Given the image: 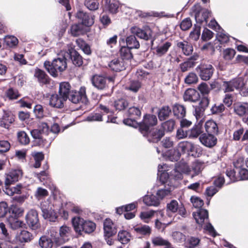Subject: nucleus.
Segmentation results:
<instances>
[{
	"instance_id": "48",
	"label": "nucleus",
	"mask_w": 248,
	"mask_h": 248,
	"mask_svg": "<svg viewBox=\"0 0 248 248\" xmlns=\"http://www.w3.org/2000/svg\"><path fill=\"white\" fill-rule=\"evenodd\" d=\"M76 43L84 53L87 55H90L91 53L90 46L84 40L80 38L76 40Z\"/></svg>"
},
{
	"instance_id": "3",
	"label": "nucleus",
	"mask_w": 248,
	"mask_h": 248,
	"mask_svg": "<svg viewBox=\"0 0 248 248\" xmlns=\"http://www.w3.org/2000/svg\"><path fill=\"white\" fill-rule=\"evenodd\" d=\"M48 131V126L46 123H40L38 129H33L31 131L32 138L40 146L48 145L45 140L46 138V132Z\"/></svg>"
},
{
	"instance_id": "61",
	"label": "nucleus",
	"mask_w": 248,
	"mask_h": 248,
	"mask_svg": "<svg viewBox=\"0 0 248 248\" xmlns=\"http://www.w3.org/2000/svg\"><path fill=\"white\" fill-rule=\"evenodd\" d=\"M85 5L90 10H96L98 8L99 3L96 0H86Z\"/></svg>"
},
{
	"instance_id": "21",
	"label": "nucleus",
	"mask_w": 248,
	"mask_h": 248,
	"mask_svg": "<svg viewBox=\"0 0 248 248\" xmlns=\"http://www.w3.org/2000/svg\"><path fill=\"white\" fill-rule=\"evenodd\" d=\"M108 66L112 70L116 72L125 69L124 60L121 58H116L112 60L109 62Z\"/></svg>"
},
{
	"instance_id": "25",
	"label": "nucleus",
	"mask_w": 248,
	"mask_h": 248,
	"mask_svg": "<svg viewBox=\"0 0 248 248\" xmlns=\"http://www.w3.org/2000/svg\"><path fill=\"white\" fill-rule=\"evenodd\" d=\"M103 5L106 10L108 11L112 14H115L119 8V3L115 0H103Z\"/></svg>"
},
{
	"instance_id": "4",
	"label": "nucleus",
	"mask_w": 248,
	"mask_h": 248,
	"mask_svg": "<svg viewBox=\"0 0 248 248\" xmlns=\"http://www.w3.org/2000/svg\"><path fill=\"white\" fill-rule=\"evenodd\" d=\"M157 119L156 116L154 115L146 114L144 117L142 123H140L139 130L143 136H147V139L149 137L151 139L152 137L150 134L154 129L149 131V127L154 126L156 124Z\"/></svg>"
},
{
	"instance_id": "55",
	"label": "nucleus",
	"mask_w": 248,
	"mask_h": 248,
	"mask_svg": "<svg viewBox=\"0 0 248 248\" xmlns=\"http://www.w3.org/2000/svg\"><path fill=\"white\" fill-rule=\"evenodd\" d=\"M198 81V76L194 72L189 73L185 78V83L188 85L196 83Z\"/></svg>"
},
{
	"instance_id": "29",
	"label": "nucleus",
	"mask_w": 248,
	"mask_h": 248,
	"mask_svg": "<svg viewBox=\"0 0 248 248\" xmlns=\"http://www.w3.org/2000/svg\"><path fill=\"white\" fill-rule=\"evenodd\" d=\"M24 187L19 184L15 186L11 187L10 186H5V193L9 196H13L14 194H20L22 193Z\"/></svg>"
},
{
	"instance_id": "23",
	"label": "nucleus",
	"mask_w": 248,
	"mask_h": 248,
	"mask_svg": "<svg viewBox=\"0 0 248 248\" xmlns=\"http://www.w3.org/2000/svg\"><path fill=\"white\" fill-rule=\"evenodd\" d=\"M69 53L66 52L67 56L70 55L73 63L77 66H81L83 63L82 57L76 50L72 48H68Z\"/></svg>"
},
{
	"instance_id": "56",
	"label": "nucleus",
	"mask_w": 248,
	"mask_h": 248,
	"mask_svg": "<svg viewBox=\"0 0 248 248\" xmlns=\"http://www.w3.org/2000/svg\"><path fill=\"white\" fill-rule=\"evenodd\" d=\"M128 114L129 117L138 119L140 117L141 112L138 108L132 107L128 108Z\"/></svg>"
},
{
	"instance_id": "15",
	"label": "nucleus",
	"mask_w": 248,
	"mask_h": 248,
	"mask_svg": "<svg viewBox=\"0 0 248 248\" xmlns=\"http://www.w3.org/2000/svg\"><path fill=\"white\" fill-rule=\"evenodd\" d=\"M201 143L206 147L211 148L214 146L217 142V139L213 135L204 133L199 137Z\"/></svg>"
},
{
	"instance_id": "40",
	"label": "nucleus",
	"mask_w": 248,
	"mask_h": 248,
	"mask_svg": "<svg viewBox=\"0 0 248 248\" xmlns=\"http://www.w3.org/2000/svg\"><path fill=\"white\" fill-rule=\"evenodd\" d=\"M131 238L130 233L126 231L122 230L118 232V239L123 244L128 243Z\"/></svg>"
},
{
	"instance_id": "18",
	"label": "nucleus",
	"mask_w": 248,
	"mask_h": 248,
	"mask_svg": "<svg viewBox=\"0 0 248 248\" xmlns=\"http://www.w3.org/2000/svg\"><path fill=\"white\" fill-rule=\"evenodd\" d=\"M92 83L95 88L99 90H104L107 87V79L101 76H93L92 78Z\"/></svg>"
},
{
	"instance_id": "34",
	"label": "nucleus",
	"mask_w": 248,
	"mask_h": 248,
	"mask_svg": "<svg viewBox=\"0 0 248 248\" xmlns=\"http://www.w3.org/2000/svg\"><path fill=\"white\" fill-rule=\"evenodd\" d=\"M172 110L174 116L179 119L183 118L186 115V108L183 105L175 104L173 107Z\"/></svg>"
},
{
	"instance_id": "44",
	"label": "nucleus",
	"mask_w": 248,
	"mask_h": 248,
	"mask_svg": "<svg viewBox=\"0 0 248 248\" xmlns=\"http://www.w3.org/2000/svg\"><path fill=\"white\" fill-rule=\"evenodd\" d=\"M126 42L127 46L133 48H138L140 47V43L137 40L135 35H130L126 38Z\"/></svg>"
},
{
	"instance_id": "59",
	"label": "nucleus",
	"mask_w": 248,
	"mask_h": 248,
	"mask_svg": "<svg viewBox=\"0 0 248 248\" xmlns=\"http://www.w3.org/2000/svg\"><path fill=\"white\" fill-rule=\"evenodd\" d=\"M35 160L34 167L35 168H39L41 166V162L44 158V155L41 152L34 153L32 154Z\"/></svg>"
},
{
	"instance_id": "37",
	"label": "nucleus",
	"mask_w": 248,
	"mask_h": 248,
	"mask_svg": "<svg viewBox=\"0 0 248 248\" xmlns=\"http://www.w3.org/2000/svg\"><path fill=\"white\" fill-rule=\"evenodd\" d=\"M165 165H163V166L159 165L158 166V175L159 176V180L162 183L164 184L167 182L168 179H171L170 174V172H168L165 170H162L161 169H163V167H164Z\"/></svg>"
},
{
	"instance_id": "33",
	"label": "nucleus",
	"mask_w": 248,
	"mask_h": 248,
	"mask_svg": "<svg viewBox=\"0 0 248 248\" xmlns=\"http://www.w3.org/2000/svg\"><path fill=\"white\" fill-rule=\"evenodd\" d=\"M85 220L79 217H75L72 219V224L75 231L80 233L83 230Z\"/></svg>"
},
{
	"instance_id": "42",
	"label": "nucleus",
	"mask_w": 248,
	"mask_h": 248,
	"mask_svg": "<svg viewBox=\"0 0 248 248\" xmlns=\"http://www.w3.org/2000/svg\"><path fill=\"white\" fill-rule=\"evenodd\" d=\"M151 241L154 246H165L170 244V242L160 236H154L152 237Z\"/></svg>"
},
{
	"instance_id": "51",
	"label": "nucleus",
	"mask_w": 248,
	"mask_h": 248,
	"mask_svg": "<svg viewBox=\"0 0 248 248\" xmlns=\"http://www.w3.org/2000/svg\"><path fill=\"white\" fill-rule=\"evenodd\" d=\"M131 49V48L128 46L121 47L120 50V53L122 57L121 58H122L123 60L124 59L129 60L132 58V54L130 51Z\"/></svg>"
},
{
	"instance_id": "60",
	"label": "nucleus",
	"mask_w": 248,
	"mask_h": 248,
	"mask_svg": "<svg viewBox=\"0 0 248 248\" xmlns=\"http://www.w3.org/2000/svg\"><path fill=\"white\" fill-rule=\"evenodd\" d=\"M195 65V63H193L192 61H186L180 64L179 67L181 72H185L189 70Z\"/></svg>"
},
{
	"instance_id": "53",
	"label": "nucleus",
	"mask_w": 248,
	"mask_h": 248,
	"mask_svg": "<svg viewBox=\"0 0 248 248\" xmlns=\"http://www.w3.org/2000/svg\"><path fill=\"white\" fill-rule=\"evenodd\" d=\"M114 106L117 110H122L128 106V103L125 99L121 98L114 102Z\"/></svg>"
},
{
	"instance_id": "31",
	"label": "nucleus",
	"mask_w": 248,
	"mask_h": 248,
	"mask_svg": "<svg viewBox=\"0 0 248 248\" xmlns=\"http://www.w3.org/2000/svg\"><path fill=\"white\" fill-rule=\"evenodd\" d=\"M34 77L38 79V81L43 84L49 82V78L45 71L38 68L35 70Z\"/></svg>"
},
{
	"instance_id": "46",
	"label": "nucleus",
	"mask_w": 248,
	"mask_h": 248,
	"mask_svg": "<svg viewBox=\"0 0 248 248\" xmlns=\"http://www.w3.org/2000/svg\"><path fill=\"white\" fill-rule=\"evenodd\" d=\"M171 112L170 108L168 106H163L159 110L158 116L160 121L167 119Z\"/></svg>"
},
{
	"instance_id": "24",
	"label": "nucleus",
	"mask_w": 248,
	"mask_h": 248,
	"mask_svg": "<svg viewBox=\"0 0 248 248\" xmlns=\"http://www.w3.org/2000/svg\"><path fill=\"white\" fill-rule=\"evenodd\" d=\"M171 46V43L168 41L158 44L154 48L155 51V54L159 57L162 56L167 52Z\"/></svg>"
},
{
	"instance_id": "32",
	"label": "nucleus",
	"mask_w": 248,
	"mask_h": 248,
	"mask_svg": "<svg viewBox=\"0 0 248 248\" xmlns=\"http://www.w3.org/2000/svg\"><path fill=\"white\" fill-rule=\"evenodd\" d=\"M143 202L147 206H157L160 204L159 199L154 195H145L143 198Z\"/></svg>"
},
{
	"instance_id": "8",
	"label": "nucleus",
	"mask_w": 248,
	"mask_h": 248,
	"mask_svg": "<svg viewBox=\"0 0 248 248\" xmlns=\"http://www.w3.org/2000/svg\"><path fill=\"white\" fill-rule=\"evenodd\" d=\"M244 86V80L241 78H234L229 81H224L222 88L225 93L241 89Z\"/></svg>"
},
{
	"instance_id": "64",
	"label": "nucleus",
	"mask_w": 248,
	"mask_h": 248,
	"mask_svg": "<svg viewBox=\"0 0 248 248\" xmlns=\"http://www.w3.org/2000/svg\"><path fill=\"white\" fill-rule=\"evenodd\" d=\"M235 54V51L232 48H228L223 51V57L226 60H231Z\"/></svg>"
},
{
	"instance_id": "19",
	"label": "nucleus",
	"mask_w": 248,
	"mask_h": 248,
	"mask_svg": "<svg viewBox=\"0 0 248 248\" xmlns=\"http://www.w3.org/2000/svg\"><path fill=\"white\" fill-rule=\"evenodd\" d=\"M191 170L187 166H184V168H182L180 166H177L170 172L171 179H182V172L188 173Z\"/></svg>"
},
{
	"instance_id": "14",
	"label": "nucleus",
	"mask_w": 248,
	"mask_h": 248,
	"mask_svg": "<svg viewBox=\"0 0 248 248\" xmlns=\"http://www.w3.org/2000/svg\"><path fill=\"white\" fill-rule=\"evenodd\" d=\"M104 231L105 236L109 238L116 233V226L110 219L107 218L104 222Z\"/></svg>"
},
{
	"instance_id": "26",
	"label": "nucleus",
	"mask_w": 248,
	"mask_h": 248,
	"mask_svg": "<svg viewBox=\"0 0 248 248\" xmlns=\"http://www.w3.org/2000/svg\"><path fill=\"white\" fill-rule=\"evenodd\" d=\"M60 131V127L57 124H54L52 126L51 129L48 128V132H46L47 137L45 138V140L48 143L49 145L52 141L55 138L56 134L58 133Z\"/></svg>"
},
{
	"instance_id": "7",
	"label": "nucleus",
	"mask_w": 248,
	"mask_h": 248,
	"mask_svg": "<svg viewBox=\"0 0 248 248\" xmlns=\"http://www.w3.org/2000/svg\"><path fill=\"white\" fill-rule=\"evenodd\" d=\"M22 171L19 169H11L5 173L4 184L5 186H11L18 181L22 177Z\"/></svg>"
},
{
	"instance_id": "36",
	"label": "nucleus",
	"mask_w": 248,
	"mask_h": 248,
	"mask_svg": "<svg viewBox=\"0 0 248 248\" xmlns=\"http://www.w3.org/2000/svg\"><path fill=\"white\" fill-rule=\"evenodd\" d=\"M177 46L181 48L185 55L188 56L191 54L193 51L192 45L186 41L180 42L177 44Z\"/></svg>"
},
{
	"instance_id": "20",
	"label": "nucleus",
	"mask_w": 248,
	"mask_h": 248,
	"mask_svg": "<svg viewBox=\"0 0 248 248\" xmlns=\"http://www.w3.org/2000/svg\"><path fill=\"white\" fill-rule=\"evenodd\" d=\"M183 98L185 101L196 102L199 100L200 95L195 89H188L185 91Z\"/></svg>"
},
{
	"instance_id": "63",
	"label": "nucleus",
	"mask_w": 248,
	"mask_h": 248,
	"mask_svg": "<svg viewBox=\"0 0 248 248\" xmlns=\"http://www.w3.org/2000/svg\"><path fill=\"white\" fill-rule=\"evenodd\" d=\"M86 120L89 122L102 121V114L101 113H92L86 118Z\"/></svg>"
},
{
	"instance_id": "13",
	"label": "nucleus",
	"mask_w": 248,
	"mask_h": 248,
	"mask_svg": "<svg viewBox=\"0 0 248 248\" xmlns=\"http://www.w3.org/2000/svg\"><path fill=\"white\" fill-rule=\"evenodd\" d=\"M76 17L81 21L82 24L86 26H91L94 23V16L83 11H78L77 13Z\"/></svg>"
},
{
	"instance_id": "49",
	"label": "nucleus",
	"mask_w": 248,
	"mask_h": 248,
	"mask_svg": "<svg viewBox=\"0 0 248 248\" xmlns=\"http://www.w3.org/2000/svg\"><path fill=\"white\" fill-rule=\"evenodd\" d=\"M155 213H156V212L154 210L144 211L141 212L140 216L141 219L145 223H149Z\"/></svg>"
},
{
	"instance_id": "38",
	"label": "nucleus",
	"mask_w": 248,
	"mask_h": 248,
	"mask_svg": "<svg viewBox=\"0 0 248 248\" xmlns=\"http://www.w3.org/2000/svg\"><path fill=\"white\" fill-rule=\"evenodd\" d=\"M192 147V143L187 141L179 142L177 146V150L182 153L190 152V149Z\"/></svg>"
},
{
	"instance_id": "1",
	"label": "nucleus",
	"mask_w": 248,
	"mask_h": 248,
	"mask_svg": "<svg viewBox=\"0 0 248 248\" xmlns=\"http://www.w3.org/2000/svg\"><path fill=\"white\" fill-rule=\"evenodd\" d=\"M44 64L47 72L52 76L56 77L58 76L59 73L63 72L67 67L65 55L62 57L54 59L52 62L46 61Z\"/></svg>"
},
{
	"instance_id": "30",
	"label": "nucleus",
	"mask_w": 248,
	"mask_h": 248,
	"mask_svg": "<svg viewBox=\"0 0 248 248\" xmlns=\"http://www.w3.org/2000/svg\"><path fill=\"white\" fill-rule=\"evenodd\" d=\"M133 230L138 234L142 235H150L152 232L151 228L147 225H139L133 227Z\"/></svg>"
},
{
	"instance_id": "45",
	"label": "nucleus",
	"mask_w": 248,
	"mask_h": 248,
	"mask_svg": "<svg viewBox=\"0 0 248 248\" xmlns=\"http://www.w3.org/2000/svg\"><path fill=\"white\" fill-rule=\"evenodd\" d=\"M202 127L200 124L194 126L190 130L188 131V137L191 138H196L202 133Z\"/></svg>"
},
{
	"instance_id": "11",
	"label": "nucleus",
	"mask_w": 248,
	"mask_h": 248,
	"mask_svg": "<svg viewBox=\"0 0 248 248\" xmlns=\"http://www.w3.org/2000/svg\"><path fill=\"white\" fill-rule=\"evenodd\" d=\"M158 214L161 218L155 219V226L157 230L163 232L165 228L173 221L174 218H169L161 211H159Z\"/></svg>"
},
{
	"instance_id": "17",
	"label": "nucleus",
	"mask_w": 248,
	"mask_h": 248,
	"mask_svg": "<svg viewBox=\"0 0 248 248\" xmlns=\"http://www.w3.org/2000/svg\"><path fill=\"white\" fill-rule=\"evenodd\" d=\"M15 121V115L10 111H4L2 117L0 118V126L8 128L9 125Z\"/></svg>"
},
{
	"instance_id": "35",
	"label": "nucleus",
	"mask_w": 248,
	"mask_h": 248,
	"mask_svg": "<svg viewBox=\"0 0 248 248\" xmlns=\"http://www.w3.org/2000/svg\"><path fill=\"white\" fill-rule=\"evenodd\" d=\"M205 129L208 134H217L218 128L217 124L213 120H208L205 124Z\"/></svg>"
},
{
	"instance_id": "10",
	"label": "nucleus",
	"mask_w": 248,
	"mask_h": 248,
	"mask_svg": "<svg viewBox=\"0 0 248 248\" xmlns=\"http://www.w3.org/2000/svg\"><path fill=\"white\" fill-rule=\"evenodd\" d=\"M131 33L136 35L140 39L145 40H148L151 39L152 32L151 29L147 26L144 27L142 29L137 27H133L131 28Z\"/></svg>"
},
{
	"instance_id": "5",
	"label": "nucleus",
	"mask_w": 248,
	"mask_h": 248,
	"mask_svg": "<svg viewBox=\"0 0 248 248\" xmlns=\"http://www.w3.org/2000/svg\"><path fill=\"white\" fill-rule=\"evenodd\" d=\"M166 211V216L169 218H172V213H175L177 212L183 217H186L187 216V212L184 205L182 204L179 205L178 202L175 200H171L167 204Z\"/></svg>"
},
{
	"instance_id": "16",
	"label": "nucleus",
	"mask_w": 248,
	"mask_h": 248,
	"mask_svg": "<svg viewBox=\"0 0 248 248\" xmlns=\"http://www.w3.org/2000/svg\"><path fill=\"white\" fill-rule=\"evenodd\" d=\"M193 216L196 222L202 225L208 221V212L206 209L201 208L198 210L196 212L193 213Z\"/></svg>"
},
{
	"instance_id": "2",
	"label": "nucleus",
	"mask_w": 248,
	"mask_h": 248,
	"mask_svg": "<svg viewBox=\"0 0 248 248\" xmlns=\"http://www.w3.org/2000/svg\"><path fill=\"white\" fill-rule=\"evenodd\" d=\"M175 122L173 120H170L162 123V130L155 129L150 134L152 137L151 139L149 137L148 141L150 142H156L164 135L165 132H171L174 127Z\"/></svg>"
},
{
	"instance_id": "54",
	"label": "nucleus",
	"mask_w": 248,
	"mask_h": 248,
	"mask_svg": "<svg viewBox=\"0 0 248 248\" xmlns=\"http://www.w3.org/2000/svg\"><path fill=\"white\" fill-rule=\"evenodd\" d=\"M96 227L95 224L89 220H85L82 231L90 233L94 231Z\"/></svg>"
},
{
	"instance_id": "9",
	"label": "nucleus",
	"mask_w": 248,
	"mask_h": 248,
	"mask_svg": "<svg viewBox=\"0 0 248 248\" xmlns=\"http://www.w3.org/2000/svg\"><path fill=\"white\" fill-rule=\"evenodd\" d=\"M196 70L199 71L201 78L205 81L211 78L214 71L213 66L208 63H201L196 68Z\"/></svg>"
},
{
	"instance_id": "27",
	"label": "nucleus",
	"mask_w": 248,
	"mask_h": 248,
	"mask_svg": "<svg viewBox=\"0 0 248 248\" xmlns=\"http://www.w3.org/2000/svg\"><path fill=\"white\" fill-rule=\"evenodd\" d=\"M71 91V86L67 82H63L60 84L59 93L66 100L68 99Z\"/></svg>"
},
{
	"instance_id": "62",
	"label": "nucleus",
	"mask_w": 248,
	"mask_h": 248,
	"mask_svg": "<svg viewBox=\"0 0 248 248\" xmlns=\"http://www.w3.org/2000/svg\"><path fill=\"white\" fill-rule=\"evenodd\" d=\"M216 38L221 44L226 43L228 42L229 40V36L225 33L223 31H217Z\"/></svg>"
},
{
	"instance_id": "57",
	"label": "nucleus",
	"mask_w": 248,
	"mask_h": 248,
	"mask_svg": "<svg viewBox=\"0 0 248 248\" xmlns=\"http://www.w3.org/2000/svg\"><path fill=\"white\" fill-rule=\"evenodd\" d=\"M17 138L19 142L23 145H27L30 142L29 137L24 131L18 132Z\"/></svg>"
},
{
	"instance_id": "12",
	"label": "nucleus",
	"mask_w": 248,
	"mask_h": 248,
	"mask_svg": "<svg viewBox=\"0 0 248 248\" xmlns=\"http://www.w3.org/2000/svg\"><path fill=\"white\" fill-rule=\"evenodd\" d=\"M26 220L29 227L32 230L37 229L40 225L37 212L34 209L30 210L26 216Z\"/></svg>"
},
{
	"instance_id": "39",
	"label": "nucleus",
	"mask_w": 248,
	"mask_h": 248,
	"mask_svg": "<svg viewBox=\"0 0 248 248\" xmlns=\"http://www.w3.org/2000/svg\"><path fill=\"white\" fill-rule=\"evenodd\" d=\"M171 190V187L169 186H165L164 188L159 189L156 192V195L159 201L163 200L164 198L170 195Z\"/></svg>"
},
{
	"instance_id": "50",
	"label": "nucleus",
	"mask_w": 248,
	"mask_h": 248,
	"mask_svg": "<svg viewBox=\"0 0 248 248\" xmlns=\"http://www.w3.org/2000/svg\"><path fill=\"white\" fill-rule=\"evenodd\" d=\"M4 42L6 45L10 47H14L18 43L17 38L13 35H7L4 38Z\"/></svg>"
},
{
	"instance_id": "58",
	"label": "nucleus",
	"mask_w": 248,
	"mask_h": 248,
	"mask_svg": "<svg viewBox=\"0 0 248 248\" xmlns=\"http://www.w3.org/2000/svg\"><path fill=\"white\" fill-rule=\"evenodd\" d=\"M204 168L203 163L199 161H195L192 164L191 169L195 175L199 174Z\"/></svg>"
},
{
	"instance_id": "22",
	"label": "nucleus",
	"mask_w": 248,
	"mask_h": 248,
	"mask_svg": "<svg viewBox=\"0 0 248 248\" xmlns=\"http://www.w3.org/2000/svg\"><path fill=\"white\" fill-rule=\"evenodd\" d=\"M66 100L60 95L55 94L51 96L49 105L54 108H62L64 106V102Z\"/></svg>"
},
{
	"instance_id": "6",
	"label": "nucleus",
	"mask_w": 248,
	"mask_h": 248,
	"mask_svg": "<svg viewBox=\"0 0 248 248\" xmlns=\"http://www.w3.org/2000/svg\"><path fill=\"white\" fill-rule=\"evenodd\" d=\"M68 98L75 104L81 102L83 104H87L88 102L86 94V88L84 87H81L78 92L72 91Z\"/></svg>"
},
{
	"instance_id": "41",
	"label": "nucleus",
	"mask_w": 248,
	"mask_h": 248,
	"mask_svg": "<svg viewBox=\"0 0 248 248\" xmlns=\"http://www.w3.org/2000/svg\"><path fill=\"white\" fill-rule=\"evenodd\" d=\"M32 239V234L28 231L22 230L17 236V239L21 243L30 242Z\"/></svg>"
},
{
	"instance_id": "52",
	"label": "nucleus",
	"mask_w": 248,
	"mask_h": 248,
	"mask_svg": "<svg viewBox=\"0 0 248 248\" xmlns=\"http://www.w3.org/2000/svg\"><path fill=\"white\" fill-rule=\"evenodd\" d=\"M9 225L13 230H16L20 227H23L25 225L22 221L13 217L9 218L8 220Z\"/></svg>"
},
{
	"instance_id": "47",
	"label": "nucleus",
	"mask_w": 248,
	"mask_h": 248,
	"mask_svg": "<svg viewBox=\"0 0 248 248\" xmlns=\"http://www.w3.org/2000/svg\"><path fill=\"white\" fill-rule=\"evenodd\" d=\"M42 212L43 217L50 221H55L57 217L56 213L54 209L47 210V211L46 212L43 211Z\"/></svg>"
},
{
	"instance_id": "43",
	"label": "nucleus",
	"mask_w": 248,
	"mask_h": 248,
	"mask_svg": "<svg viewBox=\"0 0 248 248\" xmlns=\"http://www.w3.org/2000/svg\"><path fill=\"white\" fill-rule=\"evenodd\" d=\"M39 244L42 248H51L53 243L48 236L44 235L40 237Z\"/></svg>"
},
{
	"instance_id": "28",
	"label": "nucleus",
	"mask_w": 248,
	"mask_h": 248,
	"mask_svg": "<svg viewBox=\"0 0 248 248\" xmlns=\"http://www.w3.org/2000/svg\"><path fill=\"white\" fill-rule=\"evenodd\" d=\"M234 110L236 114L243 116L248 113V103H238L234 104Z\"/></svg>"
}]
</instances>
